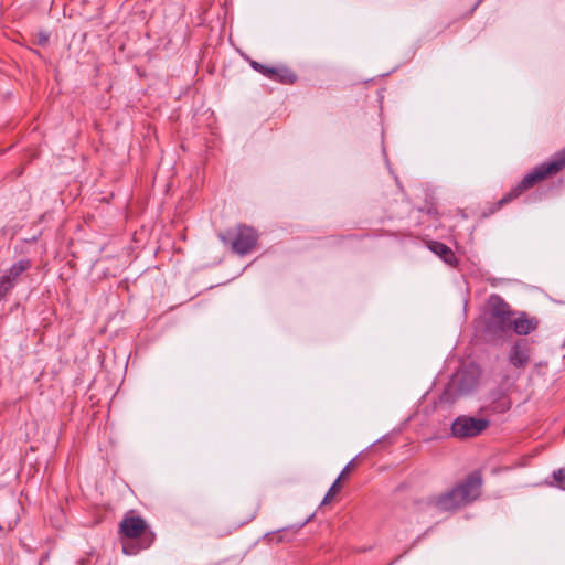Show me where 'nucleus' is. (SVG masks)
I'll return each instance as SVG.
<instances>
[{"mask_svg": "<svg viewBox=\"0 0 565 565\" xmlns=\"http://www.w3.org/2000/svg\"><path fill=\"white\" fill-rule=\"evenodd\" d=\"M482 477L479 471L470 473L466 480L451 490L430 499L429 503L439 511H451L475 501L481 493Z\"/></svg>", "mask_w": 565, "mask_h": 565, "instance_id": "obj_1", "label": "nucleus"}, {"mask_svg": "<svg viewBox=\"0 0 565 565\" xmlns=\"http://www.w3.org/2000/svg\"><path fill=\"white\" fill-rule=\"evenodd\" d=\"M565 168V147L555 153L548 162H544L536 167L533 171L523 177L519 184L507 193L499 202L498 207L513 201L525 190L534 186L537 182L550 175L556 174Z\"/></svg>", "mask_w": 565, "mask_h": 565, "instance_id": "obj_2", "label": "nucleus"}, {"mask_svg": "<svg viewBox=\"0 0 565 565\" xmlns=\"http://www.w3.org/2000/svg\"><path fill=\"white\" fill-rule=\"evenodd\" d=\"M119 534L121 539L142 540V547H150L156 540L154 532L148 529L146 521L132 514L124 516L119 524Z\"/></svg>", "mask_w": 565, "mask_h": 565, "instance_id": "obj_3", "label": "nucleus"}, {"mask_svg": "<svg viewBox=\"0 0 565 565\" xmlns=\"http://www.w3.org/2000/svg\"><path fill=\"white\" fill-rule=\"evenodd\" d=\"M512 312L500 297H492L487 328L493 332H507L512 327Z\"/></svg>", "mask_w": 565, "mask_h": 565, "instance_id": "obj_4", "label": "nucleus"}, {"mask_svg": "<svg viewBox=\"0 0 565 565\" xmlns=\"http://www.w3.org/2000/svg\"><path fill=\"white\" fill-rule=\"evenodd\" d=\"M488 425L486 419L460 416L452 423L451 431L458 438H469L481 434Z\"/></svg>", "mask_w": 565, "mask_h": 565, "instance_id": "obj_5", "label": "nucleus"}, {"mask_svg": "<svg viewBox=\"0 0 565 565\" xmlns=\"http://www.w3.org/2000/svg\"><path fill=\"white\" fill-rule=\"evenodd\" d=\"M31 267L29 259H21L14 263L10 269L0 277V298H3L20 279L21 275Z\"/></svg>", "mask_w": 565, "mask_h": 565, "instance_id": "obj_6", "label": "nucleus"}, {"mask_svg": "<svg viewBox=\"0 0 565 565\" xmlns=\"http://www.w3.org/2000/svg\"><path fill=\"white\" fill-rule=\"evenodd\" d=\"M257 234L248 226H238L237 234L232 242L233 250L238 255L248 254L256 245Z\"/></svg>", "mask_w": 565, "mask_h": 565, "instance_id": "obj_7", "label": "nucleus"}, {"mask_svg": "<svg viewBox=\"0 0 565 565\" xmlns=\"http://www.w3.org/2000/svg\"><path fill=\"white\" fill-rule=\"evenodd\" d=\"M510 363L515 367H524L530 361V347L526 340H519L510 350Z\"/></svg>", "mask_w": 565, "mask_h": 565, "instance_id": "obj_8", "label": "nucleus"}, {"mask_svg": "<svg viewBox=\"0 0 565 565\" xmlns=\"http://www.w3.org/2000/svg\"><path fill=\"white\" fill-rule=\"evenodd\" d=\"M539 327V320L535 317H530L525 312L519 313L518 317L512 319V329L519 335H527Z\"/></svg>", "mask_w": 565, "mask_h": 565, "instance_id": "obj_9", "label": "nucleus"}, {"mask_svg": "<svg viewBox=\"0 0 565 565\" xmlns=\"http://www.w3.org/2000/svg\"><path fill=\"white\" fill-rule=\"evenodd\" d=\"M476 386V381L472 376L466 373L456 374L449 385V391L457 395L467 394Z\"/></svg>", "mask_w": 565, "mask_h": 565, "instance_id": "obj_10", "label": "nucleus"}, {"mask_svg": "<svg viewBox=\"0 0 565 565\" xmlns=\"http://www.w3.org/2000/svg\"><path fill=\"white\" fill-rule=\"evenodd\" d=\"M429 249L441 257L445 263L449 265H454L456 263L455 254L447 245L440 242H430Z\"/></svg>", "mask_w": 565, "mask_h": 565, "instance_id": "obj_11", "label": "nucleus"}, {"mask_svg": "<svg viewBox=\"0 0 565 565\" xmlns=\"http://www.w3.org/2000/svg\"><path fill=\"white\" fill-rule=\"evenodd\" d=\"M122 553L128 556H132L138 554L141 550H146L147 547H142V540L135 543L129 539H121Z\"/></svg>", "mask_w": 565, "mask_h": 565, "instance_id": "obj_12", "label": "nucleus"}, {"mask_svg": "<svg viewBox=\"0 0 565 565\" xmlns=\"http://www.w3.org/2000/svg\"><path fill=\"white\" fill-rule=\"evenodd\" d=\"M296 74L286 67H278L275 81L282 84H292L296 81Z\"/></svg>", "mask_w": 565, "mask_h": 565, "instance_id": "obj_13", "label": "nucleus"}, {"mask_svg": "<svg viewBox=\"0 0 565 565\" xmlns=\"http://www.w3.org/2000/svg\"><path fill=\"white\" fill-rule=\"evenodd\" d=\"M340 478H337V480L332 483V486L330 487V489L328 490L327 494L322 500V504L330 503L334 495L340 491Z\"/></svg>", "mask_w": 565, "mask_h": 565, "instance_id": "obj_14", "label": "nucleus"}, {"mask_svg": "<svg viewBox=\"0 0 565 565\" xmlns=\"http://www.w3.org/2000/svg\"><path fill=\"white\" fill-rule=\"evenodd\" d=\"M556 486L565 490V469H558L553 473Z\"/></svg>", "mask_w": 565, "mask_h": 565, "instance_id": "obj_15", "label": "nucleus"}, {"mask_svg": "<svg viewBox=\"0 0 565 565\" xmlns=\"http://www.w3.org/2000/svg\"><path fill=\"white\" fill-rule=\"evenodd\" d=\"M277 68L278 67H269V66H265L264 65V68L262 70V74L265 75L266 77L275 81L276 78V72H277Z\"/></svg>", "mask_w": 565, "mask_h": 565, "instance_id": "obj_16", "label": "nucleus"}, {"mask_svg": "<svg viewBox=\"0 0 565 565\" xmlns=\"http://www.w3.org/2000/svg\"><path fill=\"white\" fill-rule=\"evenodd\" d=\"M353 469H354V461L352 460L344 467V469L341 471V473L338 478H340V480L344 479Z\"/></svg>", "mask_w": 565, "mask_h": 565, "instance_id": "obj_17", "label": "nucleus"}, {"mask_svg": "<svg viewBox=\"0 0 565 565\" xmlns=\"http://www.w3.org/2000/svg\"><path fill=\"white\" fill-rule=\"evenodd\" d=\"M49 42V35L44 32H40L36 35V43L39 45H45Z\"/></svg>", "mask_w": 565, "mask_h": 565, "instance_id": "obj_18", "label": "nucleus"}, {"mask_svg": "<svg viewBox=\"0 0 565 565\" xmlns=\"http://www.w3.org/2000/svg\"><path fill=\"white\" fill-rule=\"evenodd\" d=\"M252 67L255 70V71H258V72H262V70L264 68V65L258 63V62H252Z\"/></svg>", "mask_w": 565, "mask_h": 565, "instance_id": "obj_19", "label": "nucleus"}, {"mask_svg": "<svg viewBox=\"0 0 565 565\" xmlns=\"http://www.w3.org/2000/svg\"><path fill=\"white\" fill-rule=\"evenodd\" d=\"M218 236L224 243H226V237L223 234H220Z\"/></svg>", "mask_w": 565, "mask_h": 565, "instance_id": "obj_20", "label": "nucleus"}]
</instances>
